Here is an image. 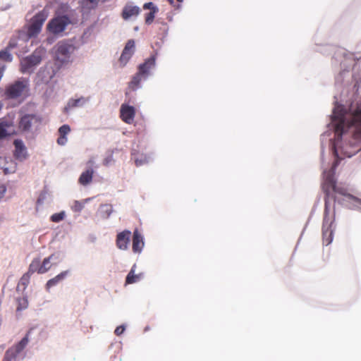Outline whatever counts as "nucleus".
<instances>
[{
    "label": "nucleus",
    "instance_id": "obj_30",
    "mask_svg": "<svg viewBox=\"0 0 361 361\" xmlns=\"http://www.w3.org/2000/svg\"><path fill=\"white\" fill-rule=\"evenodd\" d=\"M327 202H326L325 214L324 217V225L323 226H332L334 222V214L329 213L328 211Z\"/></svg>",
    "mask_w": 361,
    "mask_h": 361
},
{
    "label": "nucleus",
    "instance_id": "obj_40",
    "mask_svg": "<svg viewBox=\"0 0 361 361\" xmlns=\"http://www.w3.org/2000/svg\"><path fill=\"white\" fill-rule=\"evenodd\" d=\"M125 331V326L121 325L119 326H117L114 331V333L116 336L121 335Z\"/></svg>",
    "mask_w": 361,
    "mask_h": 361
},
{
    "label": "nucleus",
    "instance_id": "obj_10",
    "mask_svg": "<svg viewBox=\"0 0 361 361\" xmlns=\"http://www.w3.org/2000/svg\"><path fill=\"white\" fill-rule=\"evenodd\" d=\"M61 68L54 63H47L45 66L40 70L38 73V76L41 78V80L44 83H48L51 79H53L59 71Z\"/></svg>",
    "mask_w": 361,
    "mask_h": 361
},
{
    "label": "nucleus",
    "instance_id": "obj_6",
    "mask_svg": "<svg viewBox=\"0 0 361 361\" xmlns=\"http://www.w3.org/2000/svg\"><path fill=\"white\" fill-rule=\"evenodd\" d=\"M156 56H152L147 59L143 63L138 66V72L133 78L130 82L132 87H140V83L142 80H146L150 75L151 71L155 68Z\"/></svg>",
    "mask_w": 361,
    "mask_h": 361
},
{
    "label": "nucleus",
    "instance_id": "obj_43",
    "mask_svg": "<svg viewBox=\"0 0 361 361\" xmlns=\"http://www.w3.org/2000/svg\"><path fill=\"white\" fill-rule=\"evenodd\" d=\"M6 191V187L4 185H0V200L4 196Z\"/></svg>",
    "mask_w": 361,
    "mask_h": 361
},
{
    "label": "nucleus",
    "instance_id": "obj_24",
    "mask_svg": "<svg viewBox=\"0 0 361 361\" xmlns=\"http://www.w3.org/2000/svg\"><path fill=\"white\" fill-rule=\"evenodd\" d=\"M51 260L59 261V255L52 254L50 256H49L48 257L44 258L42 263L40 262V265H41V269H39V271H41L40 274L46 273L51 269V265L50 264V262Z\"/></svg>",
    "mask_w": 361,
    "mask_h": 361
},
{
    "label": "nucleus",
    "instance_id": "obj_21",
    "mask_svg": "<svg viewBox=\"0 0 361 361\" xmlns=\"http://www.w3.org/2000/svg\"><path fill=\"white\" fill-rule=\"evenodd\" d=\"M130 232L124 231L117 235L116 245L121 250H126L130 241Z\"/></svg>",
    "mask_w": 361,
    "mask_h": 361
},
{
    "label": "nucleus",
    "instance_id": "obj_15",
    "mask_svg": "<svg viewBox=\"0 0 361 361\" xmlns=\"http://www.w3.org/2000/svg\"><path fill=\"white\" fill-rule=\"evenodd\" d=\"M140 13V8L131 3L127 4L123 8L121 16L126 20H130L132 18H136Z\"/></svg>",
    "mask_w": 361,
    "mask_h": 361
},
{
    "label": "nucleus",
    "instance_id": "obj_7",
    "mask_svg": "<svg viewBox=\"0 0 361 361\" xmlns=\"http://www.w3.org/2000/svg\"><path fill=\"white\" fill-rule=\"evenodd\" d=\"M49 16V11L47 9L44 8L42 11L37 13L30 22V25L27 28V36L28 37H36L42 30V27L47 20Z\"/></svg>",
    "mask_w": 361,
    "mask_h": 361
},
{
    "label": "nucleus",
    "instance_id": "obj_13",
    "mask_svg": "<svg viewBox=\"0 0 361 361\" xmlns=\"http://www.w3.org/2000/svg\"><path fill=\"white\" fill-rule=\"evenodd\" d=\"M121 118L128 124L133 123L135 116V109L133 106L123 104L120 109Z\"/></svg>",
    "mask_w": 361,
    "mask_h": 361
},
{
    "label": "nucleus",
    "instance_id": "obj_17",
    "mask_svg": "<svg viewBox=\"0 0 361 361\" xmlns=\"http://www.w3.org/2000/svg\"><path fill=\"white\" fill-rule=\"evenodd\" d=\"M29 333L28 332L25 336L21 339L20 342H18L15 345L9 348L7 350H11V352L9 353V356L16 359V356L23 350V349L27 346L29 342Z\"/></svg>",
    "mask_w": 361,
    "mask_h": 361
},
{
    "label": "nucleus",
    "instance_id": "obj_5",
    "mask_svg": "<svg viewBox=\"0 0 361 361\" xmlns=\"http://www.w3.org/2000/svg\"><path fill=\"white\" fill-rule=\"evenodd\" d=\"M44 47H39L30 56L23 59L20 61V70L23 73H32L35 68L39 65L46 54Z\"/></svg>",
    "mask_w": 361,
    "mask_h": 361
},
{
    "label": "nucleus",
    "instance_id": "obj_44",
    "mask_svg": "<svg viewBox=\"0 0 361 361\" xmlns=\"http://www.w3.org/2000/svg\"><path fill=\"white\" fill-rule=\"evenodd\" d=\"M169 1L172 4H173V0H169Z\"/></svg>",
    "mask_w": 361,
    "mask_h": 361
},
{
    "label": "nucleus",
    "instance_id": "obj_8",
    "mask_svg": "<svg viewBox=\"0 0 361 361\" xmlns=\"http://www.w3.org/2000/svg\"><path fill=\"white\" fill-rule=\"evenodd\" d=\"M71 24V20L66 16H57L51 20L47 24V30L54 35L63 32Z\"/></svg>",
    "mask_w": 361,
    "mask_h": 361
},
{
    "label": "nucleus",
    "instance_id": "obj_9",
    "mask_svg": "<svg viewBox=\"0 0 361 361\" xmlns=\"http://www.w3.org/2000/svg\"><path fill=\"white\" fill-rule=\"evenodd\" d=\"M40 123V118L35 114H25L21 117L19 128L25 132H30Z\"/></svg>",
    "mask_w": 361,
    "mask_h": 361
},
{
    "label": "nucleus",
    "instance_id": "obj_34",
    "mask_svg": "<svg viewBox=\"0 0 361 361\" xmlns=\"http://www.w3.org/2000/svg\"><path fill=\"white\" fill-rule=\"evenodd\" d=\"M82 6L87 8V9H92L95 8L98 3L101 0H82Z\"/></svg>",
    "mask_w": 361,
    "mask_h": 361
},
{
    "label": "nucleus",
    "instance_id": "obj_2",
    "mask_svg": "<svg viewBox=\"0 0 361 361\" xmlns=\"http://www.w3.org/2000/svg\"><path fill=\"white\" fill-rule=\"evenodd\" d=\"M337 161L334 162L329 171L324 170V190L327 194L334 191L335 201L350 209H361V198L350 193L345 188L338 186L334 178V171Z\"/></svg>",
    "mask_w": 361,
    "mask_h": 361
},
{
    "label": "nucleus",
    "instance_id": "obj_33",
    "mask_svg": "<svg viewBox=\"0 0 361 361\" xmlns=\"http://www.w3.org/2000/svg\"><path fill=\"white\" fill-rule=\"evenodd\" d=\"M17 302H18L17 311H20L22 310H25L28 306V301L25 297L18 298Z\"/></svg>",
    "mask_w": 361,
    "mask_h": 361
},
{
    "label": "nucleus",
    "instance_id": "obj_14",
    "mask_svg": "<svg viewBox=\"0 0 361 361\" xmlns=\"http://www.w3.org/2000/svg\"><path fill=\"white\" fill-rule=\"evenodd\" d=\"M17 169V164L11 158L0 157V173L5 175L13 173Z\"/></svg>",
    "mask_w": 361,
    "mask_h": 361
},
{
    "label": "nucleus",
    "instance_id": "obj_28",
    "mask_svg": "<svg viewBox=\"0 0 361 361\" xmlns=\"http://www.w3.org/2000/svg\"><path fill=\"white\" fill-rule=\"evenodd\" d=\"M323 234V244L325 245H329L333 240V231L331 227H324L322 231Z\"/></svg>",
    "mask_w": 361,
    "mask_h": 361
},
{
    "label": "nucleus",
    "instance_id": "obj_26",
    "mask_svg": "<svg viewBox=\"0 0 361 361\" xmlns=\"http://www.w3.org/2000/svg\"><path fill=\"white\" fill-rule=\"evenodd\" d=\"M92 200V197L84 199L81 201L75 200L71 205V209L75 212H80L85 207V205L90 202Z\"/></svg>",
    "mask_w": 361,
    "mask_h": 361
},
{
    "label": "nucleus",
    "instance_id": "obj_42",
    "mask_svg": "<svg viewBox=\"0 0 361 361\" xmlns=\"http://www.w3.org/2000/svg\"><path fill=\"white\" fill-rule=\"evenodd\" d=\"M11 350H6L2 361H13L15 359L9 356Z\"/></svg>",
    "mask_w": 361,
    "mask_h": 361
},
{
    "label": "nucleus",
    "instance_id": "obj_29",
    "mask_svg": "<svg viewBox=\"0 0 361 361\" xmlns=\"http://www.w3.org/2000/svg\"><path fill=\"white\" fill-rule=\"evenodd\" d=\"M39 269H41L40 259L39 258H36L31 262L27 272L31 275L35 272L40 274L41 271H39Z\"/></svg>",
    "mask_w": 361,
    "mask_h": 361
},
{
    "label": "nucleus",
    "instance_id": "obj_19",
    "mask_svg": "<svg viewBox=\"0 0 361 361\" xmlns=\"http://www.w3.org/2000/svg\"><path fill=\"white\" fill-rule=\"evenodd\" d=\"M88 102V99L84 97H81L78 99H70L64 107L63 111L68 113L69 111L74 108L82 107Z\"/></svg>",
    "mask_w": 361,
    "mask_h": 361
},
{
    "label": "nucleus",
    "instance_id": "obj_18",
    "mask_svg": "<svg viewBox=\"0 0 361 361\" xmlns=\"http://www.w3.org/2000/svg\"><path fill=\"white\" fill-rule=\"evenodd\" d=\"M70 272L69 270L63 271L54 278L49 279L45 285L46 290L49 291L51 288L62 282L70 274Z\"/></svg>",
    "mask_w": 361,
    "mask_h": 361
},
{
    "label": "nucleus",
    "instance_id": "obj_38",
    "mask_svg": "<svg viewBox=\"0 0 361 361\" xmlns=\"http://www.w3.org/2000/svg\"><path fill=\"white\" fill-rule=\"evenodd\" d=\"M158 11H150L149 13H148L145 17V23L148 25L151 24L153 22L155 17V14Z\"/></svg>",
    "mask_w": 361,
    "mask_h": 361
},
{
    "label": "nucleus",
    "instance_id": "obj_1",
    "mask_svg": "<svg viewBox=\"0 0 361 361\" xmlns=\"http://www.w3.org/2000/svg\"><path fill=\"white\" fill-rule=\"evenodd\" d=\"M331 125L334 130V140L329 138L328 141L337 159L351 157L361 149V105L352 104L347 110L336 101ZM331 134V132H326L322 135V155L324 140Z\"/></svg>",
    "mask_w": 361,
    "mask_h": 361
},
{
    "label": "nucleus",
    "instance_id": "obj_27",
    "mask_svg": "<svg viewBox=\"0 0 361 361\" xmlns=\"http://www.w3.org/2000/svg\"><path fill=\"white\" fill-rule=\"evenodd\" d=\"M135 265H133V267L131 268L130 272L126 276V284H131L136 283L140 281L141 279L142 274H135Z\"/></svg>",
    "mask_w": 361,
    "mask_h": 361
},
{
    "label": "nucleus",
    "instance_id": "obj_11",
    "mask_svg": "<svg viewBox=\"0 0 361 361\" xmlns=\"http://www.w3.org/2000/svg\"><path fill=\"white\" fill-rule=\"evenodd\" d=\"M14 129V115L9 114L6 117L0 118V138H4L12 135Z\"/></svg>",
    "mask_w": 361,
    "mask_h": 361
},
{
    "label": "nucleus",
    "instance_id": "obj_16",
    "mask_svg": "<svg viewBox=\"0 0 361 361\" xmlns=\"http://www.w3.org/2000/svg\"><path fill=\"white\" fill-rule=\"evenodd\" d=\"M29 333L28 332L25 336L21 339L20 342H18L15 345L9 348L7 350H11V352L9 353V356L16 359V356L23 350V349L27 346L29 342Z\"/></svg>",
    "mask_w": 361,
    "mask_h": 361
},
{
    "label": "nucleus",
    "instance_id": "obj_35",
    "mask_svg": "<svg viewBox=\"0 0 361 361\" xmlns=\"http://www.w3.org/2000/svg\"><path fill=\"white\" fill-rule=\"evenodd\" d=\"M350 73L347 71H343V72L340 73L336 78V83H342L344 81V79L345 78H349Z\"/></svg>",
    "mask_w": 361,
    "mask_h": 361
},
{
    "label": "nucleus",
    "instance_id": "obj_20",
    "mask_svg": "<svg viewBox=\"0 0 361 361\" xmlns=\"http://www.w3.org/2000/svg\"><path fill=\"white\" fill-rule=\"evenodd\" d=\"M15 152L14 155L16 159L23 160L26 158L27 150L23 142L20 140L14 141Z\"/></svg>",
    "mask_w": 361,
    "mask_h": 361
},
{
    "label": "nucleus",
    "instance_id": "obj_39",
    "mask_svg": "<svg viewBox=\"0 0 361 361\" xmlns=\"http://www.w3.org/2000/svg\"><path fill=\"white\" fill-rule=\"evenodd\" d=\"M144 9H149L150 11H158V8L152 3V2H148L145 3L143 5Z\"/></svg>",
    "mask_w": 361,
    "mask_h": 361
},
{
    "label": "nucleus",
    "instance_id": "obj_4",
    "mask_svg": "<svg viewBox=\"0 0 361 361\" xmlns=\"http://www.w3.org/2000/svg\"><path fill=\"white\" fill-rule=\"evenodd\" d=\"M75 47L67 41L59 42L53 48V56L55 63L62 68L73 62V54Z\"/></svg>",
    "mask_w": 361,
    "mask_h": 361
},
{
    "label": "nucleus",
    "instance_id": "obj_12",
    "mask_svg": "<svg viewBox=\"0 0 361 361\" xmlns=\"http://www.w3.org/2000/svg\"><path fill=\"white\" fill-rule=\"evenodd\" d=\"M135 52V41L130 39L126 44V46L118 59L120 67L123 68L128 63Z\"/></svg>",
    "mask_w": 361,
    "mask_h": 361
},
{
    "label": "nucleus",
    "instance_id": "obj_45",
    "mask_svg": "<svg viewBox=\"0 0 361 361\" xmlns=\"http://www.w3.org/2000/svg\"><path fill=\"white\" fill-rule=\"evenodd\" d=\"M177 1H179V2H182L183 1V0H177Z\"/></svg>",
    "mask_w": 361,
    "mask_h": 361
},
{
    "label": "nucleus",
    "instance_id": "obj_32",
    "mask_svg": "<svg viewBox=\"0 0 361 361\" xmlns=\"http://www.w3.org/2000/svg\"><path fill=\"white\" fill-rule=\"evenodd\" d=\"M66 216L65 211H61L59 213H55L50 216V219L53 223H59L65 219Z\"/></svg>",
    "mask_w": 361,
    "mask_h": 361
},
{
    "label": "nucleus",
    "instance_id": "obj_22",
    "mask_svg": "<svg viewBox=\"0 0 361 361\" xmlns=\"http://www.w3.org/2000/svg\"><path fill=\"white\" fill-rule=\"evenodd\" d=\"M145 243L143 240V237L142 235L138 232V231L136 229L134 231L133 237V250L134 252H138L140 253L143 247H144Z\"/></svg>",
    "mask_w": 361,
    "mask_h": 361
},
{
    "label": "nucleus",
    "instance_id": "obj_31",
    "mask_svg": "<svg viewBox=\"0 0 361 361\" xmlns=\"http://www.w3.org/2000/svg\"><path fill=\"white\" fill-rule=\"evenodd\" d=\"M31 276L32 275L28 274L27 272L25 273L20 278L17 288H20V287H22V289L24 290L30 283Z\"/></svg>",
    "mask_w": 361,
    "mask_h": 361
},
{
    "label": "nucleus",
    "instance_id": "obj_36",
    "mask_svg": "<svg viewBox=\"0 0 361 361\" xmlns=\"http://www.w3.org/2000/svg\"><path fill=\"white\" fill-rule=\"evenodd\" d=\"M149 157H147L146 155H141L140 158H136L135 159V162L137 166H141L145 163L149 162Z\"/></svg>",
    "mask_w": 361,
    "mask_h": 361
},
{
    "label": "nucleus",
    "instance_id": "obj_41",
    "mask_svg": "<svg viewBox=\"0 0 361 361\" xmlns=\"http://www.w3.org/2000/svg\"><path fill=\"white\" fill-rule=\"evenodd\" d=\"M67 142V137L66 136H61L57 139V143L60 145H65Z\"/></svg>",
    "mask_w": 361,
    "mask_h": 361
},
{
    "label": "nucleus",
    "instance_id": "obj_25",
    "mask_svg": "<svg viewBox=\"0 0 361 361\" xmlns=\"http://www.w3.org/2000/svg\"><path fill=\"white\" fill-rule=\"evenodd\" d=\"M113 212V206L110 204H104L100 205L97 214L102 219H107Z\"/></svg>",
    "mask_w": 361,
    "mask_h": 361
},
{
    "label": "nucleus",
    "instance_id": "obj_37",
    "mask_svg": "<svg viewBox=\"0 0 361 361\" xmlns=\"http://www.w3.org/2000/svg\"><path fill=\"white\" fill-rule=\"evenodd\" d=\"M71 131V128L68 125H63L59 129V133L61 136H66Z\"/></svg>",
    "mask_w": 361,
    "mask_h": 361
},
{
    "label": "nucleus",
    "instance_id": "obj_3",
    "mask_svg": "<svg viewBox=\"0 0 361 361\" xmlns=\"http://www.w3.org/2000/svg\"><path fill=\"white\" fill-rule=\"evenodd\" d=\"M3 91V96L8 99L23 100L29 94L30 80L20 78L6 85Z\"/></svg>",
    "mask_w": 361,
    "mask_h": 361
},
{
    "label": "nucleus",
    "instance_id": "obj_23",
    "mask_svg": "<svg viewBox=\"0 0 361 361\" xmlns=\"http://www.w3.org/2000/svg\"><path fill=\"white\" fill-rule=\"evenodd\" d=\"M94 170L92 168H88L83 171L78 178V183L83 185L87 186L89 185L93 178Z\"/></svg>",
    "mask_w": 361,
    "mask_h": 361
}]
</instances>
